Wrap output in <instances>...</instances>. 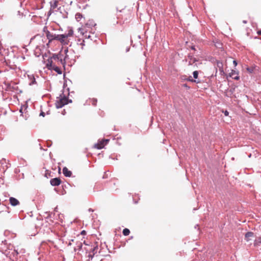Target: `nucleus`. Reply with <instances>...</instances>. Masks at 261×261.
I'll list each match as a JSON object with an SVG mask.
<instances>
[{"mask_svg": "<svg viewBox=\"0 0 261 261\" xmlns=\"http://www.w3.org/2000/svg\"><path fill=\"white\" fill-rule=\"evenodd\" d=\"M62 54L54 55L45 62L46 67L50 70H54L58 74L62 73L61 66L64 67L65 62L63 61Z\"/></svg>", "mask_w": 261, "mask_h": 261, "instance_id": "1", "label": "nucleus"}, {"mask_svg": "<svg viewBox=\"0 0 261 261\" xmlns=\"http://www.w3.org/2000/svg\"><path fill=\"white\" fill-rule=\"evenodd\" d=\"M73 35V31L72 29H70L68 31L67 33L64 34H60L59 39V41L62 45H67L70 42V37H72Z\"/></svg>", "mask_w": 261, "mask_h": 261, "instance_id": "2", "label": "nucleus"}, {"mask_svg": "<svg viewBox=\"0 0 261 261\" xmlns=\"http://www.w3.org/2000/svg\"><path fill=\"white\" fill-rule=\"evenodd\" d=\"M68 103V98L64 96L61 98H57L56 101L55 105L57 108H61Z\"/></svg>", "mask_w": 261, "mask_h": 261, "instance_id": "3", "label": "nucleus"}, {"mask_svg": "<svg viewBox=\"0 0 261 261\" xmlns=\"http://www.w3.org/2000/svg\"><path fill=\"white\" fill-rule=\"evenodd\" d=\"M60 35L54 34L50 32H47V38L48 39V42L50 43L53 40L59 41Z\"/></svg>", "mask_w": 261, "mask_h": 261, "instance_id": "4", "label": "nucleus"}, {"mask_svg": "<svg viewBox=\"0 0 261 261\" xmlns=\"http://www.w3.org/2000/svg\"><path fill=\"white\" fill-rule=\"evenodd\" d=\"M87 25L84 26L81 28H79V31L82 35L84 36L85 38H89L90 37V33L88 32V30L87 29Z\"/></svg>", "mask_w": 261, "mask_h": 261, "instance_id": "5", "label": "nucleus"}, {"mask_svg": "<svg viewBox=\"0 0 261 261\" xmlns=\"http://www.w3.org/2000/svg\"><path fill=\"white\" fill-rule=\"evenodd\" d=\"M109 140H107V139L102 140L101 141H99L96 144H95L94 145V147H95V148L98 149H102L104 147L105 145L107 144V143L109 142Z\"/></svg>", "mask_w": 261, "mask_h": 261, "instance_id": "6", "label": "nucleus"}, {"mask_svg": "<svg viewBox=\"0 0 261 261\" xmlns=\"http://www.w3.org/2000/svg\"><path fill=\"white\" fill-rule=\"evenodd\" d=\"M68 52V49L67 47L65 48L63 51H61L60 54H62V56H61L63 59V61L65 62V64L66 63V61L69 59L68 55L67 54Z\"/></svg>", "mask_w": 261, "mask_h": 261, "instance_id": "7", "label": "nucleus"}, {"mask_svg": "<svg viewBox=\"0 0 261 261\" xmlns=\"http://www.w3.org/2000/svg\"><path fill=\"white\" fill-rule=\"evenodd\" d=\"M50 183L53 186H58L61 183V180L58 177L52 178L50 180Z\"/></svg>", "mask_w": 261, "mask_h": 261, "instance_id": "8", "label": "nucleus"}, {"mask_svg": "<svg viewBox=\"0 0 261 261\" xmlns=\"http://www.w3.org/2000/svg\"><path fill=\"white\" fill-rule=\"evenodd\" d=\"M10 203L12 206H16L19 204V201L16 198L14 197H10L9 199Z\"/></svg>", "mask_w": 261, "mask_h": 261, "instance_id": "9", "label": "nucleus"}, {"mask_svg": "<svg viewBox=\"0 0 261 261\" xmlns=\"http://www.w3.org/2000/svg\"><path fill=\"white\" fill-rule=\"evenodd\" d=\"M63 173L66 177H70L72 175V172L66 167L63 169Z\"/></svg>", "mask_w": 261, "mask_h": 261, "instance_id": "10", "label": "nucleus"}, {"mask_svg": "<svg viewBox=\"0 0 261 261\" xmlns=\"http://www.w3.org/2000/svg\"><path fill=\"white\" fill-rule=\"evenodd\" d=\"M254 237V233L252 232H248L246 233L245 239L246 241L248 242L251 240L252 238Z\"/></svg>", "mask_w": 261, "mask_h": 261, "instance_id": "11", "label": "nucleus"}, {"mask_svg": "<svg viewBox=\"0 0 261 261\" xmlns=\"http://www.w3.org/2000/svg\"><path fill=\"white\" fill-rule=\"evenodd\" d=\"M188 59H189V65H192L193 64H194V63H195L197 61L196 59L195 58L193 57L191 55L188 56Z\"/></svg>", "mask_w": 261, "mask_h": 261, "instance_id": "12", "label": "nucleus"}, {"mask_svg": "<svg viewBox=\"0 0 261 261\" xmlns=\"http://www.w3.org/2000/svg\"><path fill=\"white\" fill-rule=\"evenodd\" d=\"M58 2L54 0L50 2L51 7L53 9H55L58 6Z\"/></svg>", "mask_w": 261, "mask_h": 261, "instance_id": "13", "label": "nucleus"}, {"mask_svg": "<svg viewBox=\"0 0 261 261\" xmlns=\"http://www.w3.org/2000/svg\"><path fill=\"white\" fill-rule=\"evenodd\" d=\"M237 74V73L236 72V71L232 70L231 72L230 73V76L231 77H232L235 80H239V76H238L237 75L235 76V74Z\"/></svg>", "mask_w": 261, "mask_h": 261, "instance_id": "14", "label": "nucleus"}, {"mask_svg": "<svg viewBox=\"0 0 261 261\" xmlns=\"http://www.w3.org/2000/svg\"><path fill=\"white\" fill-rule=\"evenodd\" d=\"M123 234L125 236H128L130 233V231L128 228H124L122 231Z\"/></svg>", "mask_w": 261, "mask_h": 261, "instance_id": "15", "label": "nucleus"}, {"mask_svg": "<svg viewBox=\"0 0 261 261\" xmlns=\"http://www.w3.org/2000/svg\"><path fill=\"white\" fill-rule=\"evenodd\" d=\"M82 17V15L80 13H76L75 15V18L77 21H80Z\"/></svg>", "mask_w": 261, "mask_h": 261, "instance_id": "16", "label": "nucleus"}, {"mask_svg": "<svg viewBox=\"0 0 261 261\" xmlns=\"http://www.w3.org/2000/svg\"><path fill=\"white\" fill-rule=\"evenodd\" d=\"M246 69H247V71L249 72V73H252V72H253V71L254 70V67H247L246 68Z\"/></svg>", "mask_w": 261, "mask_h": 261, "instance_id": "17", "label": "nucleus"}, {"mask_svg": "<svg viewBox=\"0 0 261 261\" xmlns=\"http://www.w3.org/2000/svg\"><path fill=\"white\" fill-rule=\"evenodd\" d=\"M198 75V72L197 71H195L193 72V77L194 79H197Z\"/></svg>", "mask_w": 261, "mask_h": 261, "instance_id": "18", "label": "nucleus"}, {"mask_svg": "<svg viewBox=\"0 0 261 261\" xmlns=\"http://www.w3.org/2000/svg\"><path fill=\"white\" fill-rule=\"evenodd\" d=\"M26 109L27 107L23 106L21 108L19 111L21 113H23V111H24Z\"/></svg>", "mask_w": 261, "mask_h": 261, "instance_id": "19", "label": "nucleus"}, {"mask_svg": "<svg viewBox=\"0 0 261 261\" xmlns=\"http://www.w3.org/2000/svg\"><path fill=\"white\" fill-rule=\"evenodd\" d=\"M43 32H44V33H45L46 36L47 37V32H49V31L47 30V28L46 27H44L43 28Z\"/></svg>", "mask_w": 261, "mask_h": 261, "instance_id": "20", "label": "nucleus"}, {"mask_svg": "<svg viewBox=\"0 0 261 261\" xmlns=\"http://www.w3.org/2000/svg\"><path fill=\"white\" fill-rule=\"evenodd\" d=\"M96 102H97V100L96 99H92V105H93L95 106L96 103Z\"/></svg>", "mask_w": 261, "mask_h": 261, "instance_id": "21", "label": "nucleus"}, {"mask_svg": "<svg viewBox=\"0 0 261 261\" xmlns=\"http://www.w3.org/2000/svg\"><path fill=\"white\" fill-rule=\"evenodd\" d=\"M188 80H189V81H191V82H196V81H195V80H193V79H192V77H191V76H190V77H189V78Z\"/></svg>", "mask_w": 261, "mask_h": 261, "instance_id": "22", "label": "nucleus"}, {"mask_svg": "<svg viewBox=\"0 0 261 261\" xmlns=\"http://www.w3.org/2000/svg\"><path fill=\"white\" fill-rule=\"evenodd\" d=\"M81 234L82 235H85L86 234V232L85 230H83L82 231V232H81Z\"/></svg>", "mask_w": 261, "mask_h": 261, "instance_id": "23", "label": "nucleus"}, {"mask_svg": "<svg viewBox=\"0 0 261 261\" xmlns=\"http://www.w3.org/2000/svg\"><path fill=\"white\" fill-rule=\"evenodd\" d=\"M224 113L225 116H228L229 114V112L227 111H225Z\"/></svg>", "mask_w": 261, "mask_h": 261, "instance_id": "24", "label": "nucleus"}, {"mask_svg": "<svg viewBox=\"0 0 261 261\" xmlns=\"http://www.w3.org/2000/svg\"><path fill=\"white\" fill-rule=\"evenodd\" d=\"M233 64H234V65L235 66H236L237 65V64H237V61H236V60H234V61H233Z\"/></svg>", "mask_w": 261, "mask_h": 261, "instance_id": "25", "label": "nucleus"}, {"mask_svg": "<svg viewBox=\"0 0 261 261\" xmlns=\"http://www.w3.org/2000/svg\"><path fill=\"white\" fill-rule=\"evenodd\" d=\"M40 115L42 116L43 117H44V116H45V113H44V112H42L40 113Z\"/></svg>", "mask_w": 261, "mask_h": 261, "instance_id": "26", "label": "nucleus"}, {"mask_svg": "<svg viewBox=\"0 0 261 261\" xmlns=\"http://www.w3.org/2000/svg\"><path fill=\"white\" fill-rule=\"evenodd\" d=\"M257 34L259 35H261V30H259L257 32Z\"/></svg>", "mask_w": 261, "mask_h": 261, "instance_id": "27", "label": "nucleus"}, {"mask_svg": "<svg viewBox=\"0 0 261 261\" xmlns=\"http://www.w3.org/2000/svg\"><path fill=\"white\" fill-rule=\"evenodd\" d=\"M84 40H83V42H82V43H81V45L82 46H84Z\"/></svg>", "mask_w": 261, "mask_h": 261, "instance_id": "28", "label": "nucleus"}, {"mask_svg": "<svg viewBox=\"0 0 261 261\" xmlns=\"http://www.w3.org/2000/svg\"><path fill=\"white\" fill-rule=\"evenodd\" d=\"M191 48H192V49H193V50H195V47H194V46H192V47H191Z\"/></svg>", "mask_w": 261, "mask_h": 261, "instance_id": "29", "label": "nucleus"}]
</instances>
